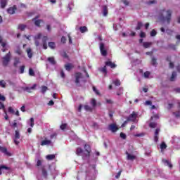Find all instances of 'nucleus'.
Segmentation results:
<instances>
[{
    "label": "nucleus",
    "instance_id": "20",
    "mask_svg": "<svg viewBox=\"0 0 180 180\" xmlns=\"http://www.w3.org/2000/svg\"><path fill=\"white\" fill-rule=\"evenodd\" d=\"M47 61H49V63H50V64L51 65H56V60L54 59V57H49L47 58Z\"/></svg>",
    "mask_w": 180,
    "mask_h": 180
},
{
    "label": "nucleus",
    "instance_id": "53",
    "mask_svg": "<svg viewBox=\"0 0 180 180\" xmlns=\"http://www.w3.org/2000/svg\"><path fill=\"white\" fill-rule=\"evenodd\" d=\"M120 137L121 139H123V140H126V134H124L123 132L120 133Z\"/></svg>",
    "mask_w": 180,
    "mask_h": 180
},
{
    "label": "nucleus",
    "instance_id": "35",
    "mask_svg": "<svg viewBox=\"0 0 180 180\" xmlns=\"http://www.w3.org/2000/svg\"><path fill=\"white\" fill-rule=\"evenodd\" d=\"M0 169H6V171H8V172H9V171H11V168L8 167H6L5 165L0 166Z\"/></svg>",
    "mask_w": 180,
    "mask_h": 180
},
{
    "label": "nucleus",
    "instance_id": "59",
    "mask_svg": "<svg viewBox=\"0 0 180 180\" xmlns=\"http://www.w3.org/2000/svg\"><path fill=\"white\" fill-rule=\"evenodd\" d=\"M0 109H3V110H5V105L2 102H0Z\"/></svg>",
    "mask_w": 180,
    "mask_h": 180
},
{
    "label": "nucleus",
    "instance_id": "62",
    "mask_svg": "<svg viewBox=\"0 0 180 180\" xmlns=\"http://www.w3.org/2000/svg\"><path fill=\"white\" fill-rule=\"evenodd\" d=\"M169 47H170V49H172V50H176V46L174 44H170Z\"/></svg>",
    "mask_w": 180,
    "mask_h": 180
},
{
    "label": "nucleus",
    "instance_id": "37",
    "mask_svg": "<svg viewBox=\"0 0 180 180\" xmlns=\"http://www.w3.org/2000/svg\"><path fill=\"white\" fill-rule=\"evenodd\" d=\"M83 153V150H82V148H77V150H76V154L77 155H81V154H82Z\"/></svg>",
    "mask_w": 180,
    "mask_h": 180
},
{
    "label": "nucleus",
    "instance_id": "57",
    "mask_svg": "<svg viewBox=\"0 0 180 180\" xmlns=\"http://www.w3.org/2000/svg\"><path fill=\"white\" fill-rule=\"evenodd\" d=\"M8 112H9V113H15V110H13V108H12V107H9Z\"/></svg>",
    "mask_w": 180,
    "mask_h": 180
},
{
    "label": "nucleus",
    "instance_id": "1",
    "mask_svg": "<svg viewBox=\"0 0 180 180\" xmlns=\"http://www.w3.org/2000/svg\"><path fill=\"white\" fill-rule=\"evenodd\" d=\"M172 11L171 10L162 9L158 12V20L162 23L169 24L171 22V16Z\"/></svg>",
    "mask_w": 180,
    "mask_h": 180
},
{
    "label": "nucleus",
    "instance_id": "15",
    "mask_svg": "<svg viewBox=\"0 0 180 180\" xmlns=\"http://www.w3.org/2000/svg\"><path fill=\"white\" fill-rule=\"evenodd\" d=\"M37 85L34 84L32 86L29 87V86H26V87H22L23 91H26V92H32V89H34L36 88Z\"/></svg>",
    "mask_w": 180,
    "mask_h": 180
},
{
    "label": "nucleus",
    "instance_id": "43",
    "mask_svg": "<svg viewBox=\"0 0 180 180\" xmlns=\"http://www.w3.org/2000/svg\"><path fill=\"white\" fill-rule=\"evenodd\" d=\"M91 104L93 108H95V106H96V100H95V98L91 99Z\"/></svg>",
    "mask_w": 180,
    "mask_h": 180
},
{
    "label": "nucleus",
    "instance_id": "64",
    "mask_svg": "<svg viewBox=\"0 0 180 180\" xmlns=\"http://www.w3.org/2000/svg\"><path fill=\"white\" fill-rule=\"evenodd\" d=\"M151 103H151V101H147L145 102V105H146L147 106L151 105Z\"/></svg>",
    "mask_w": 180,
    "mask_h": 180
},
{
    "label": "nucleus",
    "instance_id": "10",
    "mask_svg": "<svg viewBox=\"0 0 180 180\" xmlns=\"http://www.w3.org/2000/svg\"><path fill=\"white\" fill-rule=\"evenodd\" d=\"M127 160L128 161H134L136 160V155L130 154L129 152H126Z\"/></svg>",
    "mask_w": 180,
    "mask_h": 180
},
{
    "label": "nucleus",
    "instance_id": "24",
    "mask_svg": "<svg viewBox=\"0 0 180 180\" xmlns=\"http://www.w3.org/2000/svg\"><path fill=\"white\" fill-rule=\"evenodd\" d=\"M26 51L29 58H32V57H33V53H32V49L30 48H27Z\"/></svg>",
    "mask_w": 180,
    "mask_h": 180
},
{
    "label": "nucleus",
    "instance_id": "31",
    "mask_svg": "<svg viewBox=\"0 0 180 180\" xmlns=\"http://www.w3.org/2000/svg\"><path fill=\"white\" fill-rule=\"evenodd\" d=\"M79 30L81 33H85V32H88V28L85 26H83L79 27Z\"/></svg>",
    "mask_w": 180,
    "mask_h": 180
},
{
    "label": "nucleus",
    "instance_id": "50",
    "mask_svg": "<svg viewBox=\"0 0 180 180\" xmlns=\"http://www.w3.org/2000/svg\"><path fill=\"white\" fill-rule=\"evenodd\" d=\"M157 35V31H155V30H153L151 32H150V36L152 37H154V36H156Z\"/></svg>",
    "mask_w": 180,
    "mask_h": 180
},
{
    "label": "nucleus",
    "instance_id": "2",
    "mask_svg": "<svg viewBox=\"0 0 180 180\" xmlns=\"http://www.w3.org/2000/svg\"><path fill=\"white\" fill-rule=\"evenodd\" d=\"M82 169L83 171L82 173L85 175L86 180H95V168L92 167L91 169H86V166L83 165L82 166Z\"/></svg>",
    "mask_w": 180,
    "mask_h": 180
},
{
    "label": "nucleus",
    "instance_id": "6",
    "mask_svg": "<svg viewBox=\"0 0 180 180\" xmlns=\"http://www.w3.org/2000/svg\"><path fill=\"white\" fill-rule=\"evenodd\" d=\"M20 139V133H19V131L15 130V135L13 138V143L18 146L20 141H19Z\"/></svg>",
    "mask_w": 180,
    "mask_h": 180
},
{
    "label": "nucleus",
    "instance_id": "8",
    "mask_svg": "<svg viewBox=\"0 0 180 180\" xmlns=\"http://www.w3.org/2000/svg\"><path fill=\"white\" fill-rule=\"evenodd\" d=\"M40 39H41V34L39 33L34 37V40L35 41V46H40Z\"/></svg>",
    "mask_w": 180,
    "mask_h": 180
},
{
    "label": "nucleus",
    "instance_id": "39",
    "mask_svg": "<svg viewBox=\"0 0 180 180\" xmlns=\"http://www.w3.org/2000/svg\"><path fill=\"white\" fill-rule=\"evenodd\" d=\"M49 47H50V49H56V43L54 42H49Z\"/></svg>",
    "mask_w": 180,
    "mask_h": 180
},
{
    "label": "nucleus",
    "instance_id": "29",
    "mask_svg": "<svg viewBox=\"0 0 180 180\" xmlns=\"http://www.w3.org/2000/svg\"><path fill=\"white\" fill-rule=\"evenodd\" d=\"M20 63V59L19 58H14V67H18V64Z\"/></svg>",
    "mask_w": 180,
    "mask_h": 180
},
{
    "label": "nucleus",
    "instance_id": "46",
    "mask_svg": "<svg viewBox=\"0 0 180 180\" xmlns=\"http://www.w3.org/2000/svg\"><path fill=\"white\" fill-rule=\"evenodd\" d=\"M161 150H165L167 148V144L165 143L162 142L160 145Z\"/></svg>",
    "mask_w": 180,
    "mask_h": 180
},
{
    "label": "nucleus",
    "instance_id": "16",
    "mask_svg": "<svg viewBox=\"0 0 180 180\" xmlns=\"http://www.w3.org/2000/svg\"><path fill=\"white\" fill-rule=\"evenodd\" d=\"M84 150L86 151V157L89 158V154L91 153V146L89 145L84 146Z\"/></svg>",
    "mask_w": 180,
    "mask_h": 180
},
{
    "label": "nucleus",
    "instance_id": "22",
    "mask_svg": "<svg viewBox=\"0 0 180 180\" xmlns=\"http://www.w3.org/2000/svg\"><path fill=\"white\" fill-rule=\"evenodd\" d=\"M51 144V141L50 140L45 139L41 141V146H50Z\"/></svg>",
    "mask_w": 180,
    "mask_h": 180
},
{
    "label": "nucleus",
    "instance_id": "45",
    "mask_svg": "<svg viewBox=\"0 0 180 180\" xmlns=\"http://www.w3.org/2000/svg\"><path fill=\"white\" fill-rule=\"evenodd\" d=\"M100 71H101V72H103V74H106V72H107L106 65H105L104 67L100 68Z\"/></svg>",
    "mask_w": 180,
    "mask_h": 180
},
{
    "label": "nucleus",
    "instance_id": "63",
    "mask_svg": "<svg viewBox=\"0 0 180 180\" xmlns=\"http://www.w3.org/2000/svg\"><path fill=\"white\" fill-rule=\"evenodd\" d=\"M6 98L2 94H0V101H5Z\"/></svg>",
    "mask_w": 180,
    "mask_h": 180
},
{
    "label": "nucleus",
    "instance_id": "38",
    "mask_svg": "<svg viewBox=\"0 0 180 180\" xmlns=\"http://www.w3.org/2000/svg\"><path fill=\"white\" fill-rule=\"evenodd\" d=\"M150 72L149 71H146L143 73L144 78H150Z\"/></svg>",
    "mask_w": 180,
    "mask_h": 180
},
{
    "label": "nucleus",
    "instance_id": "33",
    "mask_svg": "<svg viewBox=\"0 0 180 180\" xmlns=\"http://www.w3.org/2000/svg\"><path fill=\"white\" fill-rule=\"evenodd\" d=\"M65 68L66 71H70L71 70V68H72V65L68 63L65 65Z\"/></svg>",
    "mask_w": 180,
    "mask_h": 180
},
{
    "label": "nucleus",
    "instance_id": "56",
    "mask_svg": "<svg viewBox=\"0 0 180 180\" xmlns=\"http://www.w3.org/2000/svg\"><path fill=\"white\" fill-rule=\"evenodd\" d=\"M120 175H122V170H120L117 174V175L115 176V178L117 179H119V178H120Z\"/></svg>",
    "mask_w": 180,
    "mask_h": 180
},
{
    "label": "nucleus",
    "instance_id": "41",
    "mask_svg": "<svg viewBox=\"0 0 180 180\" xmlns=\"http://www.w3.org/2000/svg\"><path fill=\"white\" fill-rule=\"evenodd\" d=\"M142 27H143V22H139L136 26V30H140V29H141Z\"/></svg>",
    "mask_w": 180,
    "mask_h": 180
},
{
    "label": "nucleus",
    "instance_id": "44",
    "mask_svg": "<svg viewBox=\"0 0 180 180\" xmlns=\"http://www.w3.org/2000/svg\"><path fill=\"white\" fill-rule=\"evenodd\" d=\"M149 126L152 129H155V127H157V123H155V122H150Z\"/></svg>",
    "mask_w": 180,
    "mask_h": 180
},
{
    "label": "nucleus",
    "instance_id": "11",
    "mask_svg": "<svg viewBox=\"0 0 180 180\" xmlns=\"http://www.w3.org/2000/svg\"><path fill=\"white\" fill-rule=\"evenodd\" d=\"M109 130L112 131V133H115V131H117V130H119V128H117V126H116V124H111L109 126Z\"/></svg>",
    "mask_w": 180,
    "mask_h": 180
},
{
    "label": "nucleus",
    "instance_id": "54",
    "mask_svg": "<svg viewBox=\"0 0 180 180\" xmlns=\"http://www.w3.org/2000/svg\"><path fill=\"white\" fill-rule=\"evenodd\" d=\"M114 84H115V85H116V86H119L120 85V81L117 80V79L115 80Z\"/></svg>",
    "mask_w": 180,
    "mask_h": 180
},
{
    "label": "nucleus",
    "instance_id": "60",
    "mask_svg": "<svg viewBox=\"0 0 180 180\" xmlns=\"http://www.w3.org/2000/svg\"><path fill=\"white\" fill-rule=\"evenodd\" d=\"M60 129L61 130H64L65 129V127H67V124H63L62 125H60Z\"/></svg>",
    "mask_w": 180,
    "mask_h": 180
},
{
    "label": "nucleus",
    "instance_id": "28",
    "mask_svg": "<svg viewBox=\"0 0 180 180\" xmlns=\"http://www.w3.org/2000/svg\"><path fill=\"white\" fill-rule=\"evenodd\" d=\"M27 124L30 126V127H33L34 126V119L33 117L30 119V121L27 122Z\"/></svg>",
    "mask_w": 180,
    "mask_h": 180
},
{
    "label": "nucleus",
    "instance_id": "36",
    "mask_svg": "<svg viewBox=\"0 0 180 180\" xmlns=\"http://www.w3.org/2000/svg\"><path fill=\"white\" fill-rule=\"evenodd\" d=\"M175 78H176V72H173L172 77L170 78V81H175Z\"/></svg>",
    "mask_w": 180,
    "mask_h": 180
},
{
    "label": "nucleus",
    "instance_id": "13",
    "mask_svg": "<svg viewBox=\"0 0 180 180\" xmlns=\"http://www.w3.org/2000/svg\"><path fill=\"white\" fill-rule=\"evenodd\" d=\"M0 151H1V153H4V154L8 155V157H11V155H12L11 153L8 152V150L5 147L0 146Z\"/></svg>",
    "mask_w": 180,
    "mask_h": 180
},
{
    "label": "nucleus",
    "instance_id": "40",
    "mask_svg": "<svg viewBox=\"0 0 180 180\" xmlns=\"http://www.w3.org/2000/svg\"><path fill=\"white\" fill-rule=\"evenodd\" d=\"M19 30H25L26 29V26L23 24H20L18 25Z\"/></svg>",
    "mask_w": 180,
    "mask_h": 180
},
{
    "label": "nucleus",
    "instance_id": "12",
    "mask_svg": "<svg viewBox=\"0 0 180 180\" xmlns=\"http://www.w3.org/2000/svg\"><path fill=\"white\" fill-rule=\"evenodd\" d=\"M49 38H47V36H44L42 37V44H43V48L44 50H47V40Z\"/></svg>",
    "mask_w": 180,
    "mask_h": 180
},
{
    "label": "nucleus",
    "instance_id": "52",
    "mask_svg": "<svg viewBox=\"0 0 180 180\" xmlns=\"http://www.w3.org/2000/svg\"><path fill=\"white\" fill-rule=\"evenodd\" d=\"M46 91H47V86H43L41 87V92H42L43 94H46Z\"/></svg>",
    "mask_w": 180,
    "mask_h": 180
},
{
    "label": "nucleus",
    "instance_id": "26",
    "mask_svg": "<svg viewBox=\"0 0 180 180\" xmlns=\"http://www.w3.org/2000/svg\"><path fill=\"white\" fill-rule=\"evenodd\" d=\"M179 105V110L173 112V115H175L176 117H180V102L178 103Z\"/></svg>",
    "mask_w": 180,
    "mask_h": 180
},
{
    "label": "nucleus",
    "instance_id": "48",
    "mask_svg": "<svg viewBox=\"0 0 180 180\" xmlns=\"http://www.w3.org/2000/svg\"><path fill=\"white\" fill-rule=\"evenodd\" d=\"M159 118L160 117L158 116V115H155L151 117V120H158Z\"/></svg>",
    "mask_w": 180,
    "mask_h": 180
},
{
    "label": "nucleus",
    "instance_id": "17",
    "mask_svg": "<svg viewBox=\"0 0 180 180\" xmlns=\"http://www.w3.org/2000/svg\"><path fill=\"white\" fill-rule=\"evenodd\" d=\"M15 11H16V6H13V7H10L8 9H7V12L10 15H13Z\"/></svg>",
    "mask_w": 180,
    "mask_h": 180
},
{
    "label": "nucleus",
    "instance_id": "21",
    "mask_svg": "<svg viewBox=\"0 0 180 180\" xmlns=\"http://www.w3.org/2000/svg\"><path fill=\"white\" fill-rule=\"evenodd\" d=\"M11 127H13V129L18 127V126H20V127H22V123L16 122V120H14L13 123L10 124Z\"/></svg>",
    "mask_w": 180,
    "mask_h": 180
},
{
    "label": "nucleus",
    "instance_id": "42",
    "mask_svg": "<svg viewBox=\"0 0 180 180\" xmlns=\"http://www.w3.org/2000/svg\"><path fill=\"white\" fill-rule=\"evenodd\" d=\"M29 75H30L31 77H34V71H33V69H29Z\"/></svg>",
    "mask_w": 180,
    "mask_h": 180
},
{
    "label": "nucleus",
    "instance_id": "55",
    "mask_svg": "<svg viewBox=\"0 0 180 180\" xmlns=\"http://www.w3.org/2000/svg\"><path fill=\"white\" fill-rule=\"evenodd\" d=\"M15 53L17 54H18V56H22V51L20 50V49H18L16 51H15Z\"/></svg>",
    "mask_w": 180,
    "mask_h": 180
},
{
    "label": "nucleus",
    "instance_id": "7",
    "mask_svg": "<svg viewBox=\"0 0 180 180\" xmlns=\"http://www.w3.org/2000/svg\"><path fill=\"white\" fill-rule=\"evenodd\" d=\"M100 51L101 56L105 57L108 54V51H106V48H105V44L103 43H100Z\"/></svg>",
    "mask_w": 180,
    "mask_h": 180
},
{
    "label": "nucleus",
    "instance_id": "23",
    "mask_svg": "<svg viewBox=\"0 0 180 180\" xmlns=\"http://www.w3.org/2000/svg\"><path fill=\"white\" fill-rule=\"evenodd\" d=\"M0 5L1 8H5L8 5V0H0Z\"/></svg>",
    "mask_w": 180,
    "mask_h": 180
},
{
    "label": "nucleus",
    "instance_id": "27",
    "mask_svg": "<svg viewBox=\"0 0 180 180\" xmlns=\"http://www.w3.org/2000/svg\"><path fill=\"white\" fill-rule=\"evenodd\" d=\"M103 16H108V6H103Z\"/></svg>",
    "mask_w": 180,
    "mask_h": 180
},
{
    "label": "nucleus",
    "instance_id": "32",
    "mask_svg": "<svg viewBox=\"0 0 180 180\" xmlns=\"http://www.w3.org/2000/svg\"><path fill=\"white\" fill-rule=\"evenodd\" d=\"M0 86L1 88H6V82L4 80L0 81Z\"/></svg>",
    "mask_w": 180,
    "mask_h": 180
},
{
    "label": "nucleus",
    "instance_id": "14",
    "mask_svg": "<svg viewBox=\"0 0 180 180\" xmlns=\"http://www.w3.org/2000/svg\"><path fill=\"white\" fill-rule=\"evenodd\" d=\"M32 21L34 22L35 26H38V27L40 26V23L43 22V20H39V16H37L36 18L32 19Z\"/></svg>",
    "mask_w": 180,
    "mask_h": 180
},
{
    "label": "nucleus",
    "instance_id": "51",
    "mask_svg": "<svg viewBox=\"0 0 180 180\" xmlns=\"http://www.w3.org/2000/svg\"><path fill=\"white\" fill-rule=\"evenodd\" d=\"M151 63L152 65H157V59H155V58H152Z\"/></svg>",
    "mask_w": 180,
    "mask_h": 180
},
{
    "label": "nucleus",
    "instance_id": "47",
    "mask_svg": "<svg viewBox=\"0 0 180 180\" xmlns=\"http://www.w3.org/2000/svg\"><path fill=\"white\" fill-rule=\"evenodd\" d=\"M25 72V65L20 67V74H23Z\"/></svg>",
    "mask_w": 180,
    "mask_h": 180
},
{
    "label": "nucleus",
    "instance_id": "9",
    "mask_svg": "<svg viewBox=\"0 0 180 180\" xmlns=\"http://www.w3.org/2000/svg\"><path fill=\"white\" fill-rule=\"evenodd\" d=\"M136 119H137V113L133 112L127 118L129 122H136Z\"/></svg>",
    "mask_w": 180,
    "mask_h": 180
},
{
    "label": "nucleus",
    "instance_id": "18",
    "mask_svg": "<svg viewBox=\"0 0 180 180\" xmlns=\"http://www.w3.org/2000/svg\"><path fill=\"white\" fill-rule=\"evenodd\" d=\"M158 134H160V129H156L155 131V134H154V141L155 143L158 142Z\"/></svg>",
    "mask_w": 180,
    "mask_h": 180
},
{
    "label": "nucleus",
    "instance_id": "30",
    "mask_svg": "<svg viewBox=\"0 0 180 180\" xmlns=\"http://www.w3.org/2000/svg\"><path fill=\"white\" fill-rule=\"evenodd\" d=\"M163 162L165 165H167L169 168H172V165L171 164V162H169V161L167 160H163Z\"/></svg>",
    "mask_w": 180,
    "mask_h": 180
},
{
    "label": "nucleus",
    "instance_id": "4",
    "mask_svg": "<svg viewBox=\"0 0 180 180\" xmlns=\"http://www.w3.org/2000/svg\"><path fill=\"white\" fill-rule=\"evenodd\" d=\"M42 165H43V160H38L37 162V167H41L43 176L44 178H47V171L44 168V166Z\"/></svg>",
    "mask_w": 180,
    "mask_h": 180
},
{
    "label": "nucleus",
    "instance_id": "5",
    "mask_svg": "<svg viewBox=\"0 0 180 180\" xmlns=\"http://www.w3.org/2000/svg\"><path fill=\"white\" fill-rule=\"evenodd\" d=\"M4 67H7L11 61V52H8L4 57L2 58Z\"/></svg>",
    "mask_w": 180,
    "mask_h": 180
},
{
    "label": "nucleus",
    "instance_id": "58",
    "mask_svg": "<svg viewBox=\"0 0 180 180\" xmlns=\"http://www.w3.org/2000/svg\"><path fill=\"white\" fill-rule=\"evenodd\" d=\"M93 91L96 94V95H99V91H98L95 86L93 87Z\"/></svg>",
    "mask_w": 180,
    "mask_h": 180
},
{
    "label": "nucleus",
    "instance_id": "61",
    "mask_svg": "<svg viewBox=\"0 0 180 180\" xmlns=\"http://www.w3.org/2000/svg\"><path fill=\"white\" fill-rule=\"evenodd\" d=\"M140 37H141V38L146 37V33L143 32H141Z\"/></svg>",
    "mask_w": 180,
    "mask_h": 180
},
{
    "label": "nucleus",
    "instance_id": "19",
    "mask_svg": "<svg viewBox=\"0 0 180 180\" xmlns=\"http://www.w3.org/2000/svg\"><path fill=\"white\" fill-rule=\"evenodd\" d=\"M105 66L110 67V68H115L116 67V65L112 63V60H108L107 62H105Z\"/></svg>",
    "mask_w": 180,
    "mask_h": 180
},
{
    "label": "nucleus",
    "instance_id": "49",
    "mask_svg": "<svg viewBox=\"0 0 180 180\" xmlns=\"http://www.w3.org/2000/svg\"><path fill=\"white\" fill-rule=\"evenodd\" d=\"M84 108L85 110H88L89 112H91L92 110V108H91L89 105H86Z\"/></svg>",
    "mask_w": 180,
    "mask_h": 180
},
{
    "label": "nucleus",
    "instance_id": "25",
    "mask_svg": "<svg viewBox=\"0 0 180 180\" xmlns=\"http://www.w3.org/2000/svg\"><path fill=\"white\" fill-rule=\"evenodd\" d=\"M46 158L48 161H51L56 158V155H48L46 156Z\"/></svg>",
    "mask_w": 180,
    "mask_h": 180
},
{
    "label": "nucleus",
    "instance_id": "34",
    "mask_svg": "<svg viewBox=\"0 0 180 180\" xmlns=\"http://www.w3.org/2000/svg\"><path fill=\"white\" fill-rule=\"evenodd\" d=\"M151 44H153V43H151V42H144L143 47L145 49H148V47H150L151 46Z\"/></svg>",
    "mask_w": 180,
    "mask_h": 180
},
{
    "label": "nucleus",
    "instance_id": "3",
    "mask_svg": "<svg viewBox=\"0 0 180 180\" xmlns=\"http://www.w3.org/2000/svg\"><path fill=\"white\" fill-rule=\"evenodd\" d=\"M84 79V76L81 72H77L75 74V83L77 86H81V81Z\"/></svg>",
    "mask_w": 180,
    "mask_h": 180
}]
</instances>
